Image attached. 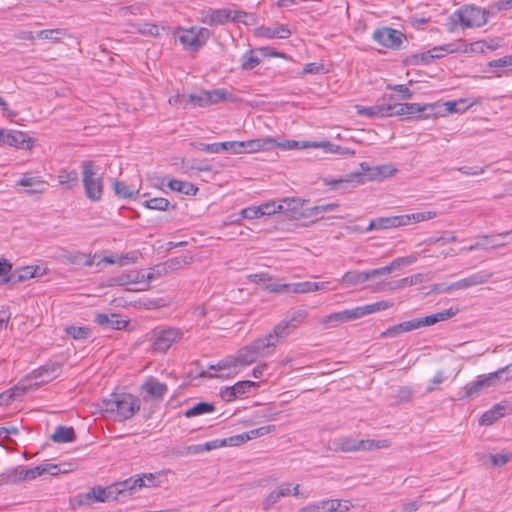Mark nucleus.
<instances>
[{
  "label": "nucleus",
  "instance_id": "nucleus-43",
  "mask_svg": "<svg viewBox=\"0 0 512 512\" xmlns=\"http://www.w3.org/2000/svg\"><path fill=\"white\" fill-rule=\"evenodd\" d=\"M393 305H394L393 302L382 300V301L367 304L364 306H358V308H359L360 316L362 318L366 315L389 309Z\"/></svg>",
  "mask_w": 512,
  "mask_h": 512
},
{
  "label": "nucleus",
  "instance_id": "nucleus-40",
  "mask_svg": "<svg viewBox=\"0 0 512 512\" xmlns=\"http://www.w3.org/2000/svg\"><path fill=\"white\" fill-rule=\"evenodd\" d=\"M59 184L66 189H72L78 184L79 178L76 170L61 169L57 176Z\"/></svg>",
  "mask_w": 512,
  "mask_h": 512
},
{
  "label": "nucleus",
  "instance_id": "nucleus-14",
  "mask_svg": "<svg viewBox=\"0 0 512 512\" xmlns=\"http://www.w3.org/2000/svg\"><path fill=\"white\" fill-rule=\"evenodd\" d=\"M0 145L29 150L33 147V139L21 131L0 128Z\"/></svg>",
  "mask_w": 512,
  "mask_h": 512
},
{
  "label": "nucleus",
  "instance_id": "nucleus-18",
  "mask_svg": "<svg viewBox=\"0 0 512 512\" xmlns=\"http://www.w3.org/2000/svg\"><path fill=\"white\" fill-rule=\"evenodd\" d=\"M459 51L460 46L454 43L435 46L426 52H421L420 61L422 62V65H427L435 59L442 58L447 54L458 53Z\"/></svg>",
  "mask_w": 512,
  "mask_h": 512
},
{
  "label": "nucleus",
  "instance_id": "nucleus-55",
  "mask_svg": "<svg viewBox=\"0 0 512 512\" xmlns=\"http://www.w3.org/2000/svg\"><path fill=\"white\" fill-rule=\"evenodd\" d=\"M26 468L22 466L15 467L13 469L7 470L3 476L8 482L16 483L20 481H25L26 477H24V471Z\"/></svg>",
  "mask_w": 512,
  "mask_h": 512
},
{
  "label": "nucleus",
  "instance_id": "nucleus-5",
  "mask_svg": "<svg viewBox=\"0 0 512 512\" xmlns=\"http://www.w3.org/2000/svg\"><path fill=\"white\" fill-rule=\"evenodd\" d=\"M80 167L86 197L93 202L100 201L104 190L103 173L100 172V167L91 160L82 161Z\"/></svg>",
  "mask_w": 512,
  "mask_h": 512
},
{
  "label": "nucleus",
  "instance_id": "nucleus-61",
  "mask_svg": "<svg viewBox=\"0 0 512 512\" xmlns=\"http://www.w3.org/2000/svg\"><path fill=\"white\" fill-rule=\"evenodd\" d=\"M387 89L396 91L398 93L397 99L408 100L413 97V92L403 84L387 85Z\"/></svg>",
  "mask_w": 512,
  "mask_h": 512
},
{
  "label": "nucleus",
  "instance_id": "nucleus-25",
  "mask_svg": "<svg viewBox=\"0 0 512 512\" xmlns=\"http://www.w3.org/2000/svg\"><path fill=\"white\" fill-rule=\"evenodd\" d=\"M17 185L29 187L27 193L30 195L42 194L46 191L48 186V184L40 177L31 176L29 174H24L22 178L17 182Z\"/></svg>",
  "mask_w": 512,
  "mask_h": 512
},
{
  "label": "nucleus",
  "instance_id": "nucleus-41",
  "mask_svg": "<svg viewBox=\"0 0 512 512\" xmlns=\"http://www.w3.org/2000/svg\"><path fill=\"white\" fill-rule=\"evenodd\" d=\"M168 187L175 192L182 193L185 195H195L198 191V188L190 183L177 179H172L168 183Z\"/></svg>",
  "mask_w": 512,
  "mask_h": 512
},
{
  "label": "nucleus",
  "instance_id": "nucleus-28",
  "mask_svg": "<svg viewBox=\"0 0 512 512\" xmlns=\"http://www.w3.org/2000/svg\"><path fill=\"white\" fill-rule=\"evenodd\" d=\"M329 282H297L291 283L292 294H304L318 290H327Z\"/></svg>",
  "mask_w": 512,
  "mask_h": 512
},
{
  "label": "nucleus",
  "instance_id": "nucleus-4",
  "mask_svg": "<svg viewBox=\"0 0 512 512\" xmlns=\"http://www.w3.org/2000/svg\"><path fill=\"white\" fill-rule=\"evenodd\" d=\"M143 481L141 479H126L122 482L115 483L109 487L97 486L92 488L85 494L86 503L92 502H106L111 500H118L121 495H132L134 492L141 489Z\"/></svg>",
  "mask_w": 512,
  "mask_h": 512
},
{
  "label": "nucleus",
  "instance_id": "nucleus-24",
  "mask_svg": "<svg viewBox=\"0 0 512 512\" xmlns=\"http://www.w3.org/2000/svg\"><path fill=\"white\" fill-rule=\"evenodd\" d=\"M492 273L480 271L474 274L469 275L466 278H463L459 281L453 283V287L456 290L467 289L473 286L481 285L486 283L491 277Z\"/></svg>",
  "mask_w": 512,
  "mask_h": 512
},
{
  "label": "nucleus",
  "instance_id": "nucleus-63",
  "mask_svg": "<svg viewBox=\"0 0 512 512\" xmlns=\"http://www.w3.org/2000/svg\"><path fill=\"white\" fill-rule=\"evenodd\" d=\"M337 207H338V204H336V203H327V204L317 205V206H314L309 209V211H310L309 215L317 217L318 215H322L324 213L334 211Z\"/></svg>",
  "mask_w": 512,
  "mask_h": 512
},
{
  "label": "nucleus",
  "instance_id": "nucleus-19",
  "mask_svg": "<svg viewBox=\"0 0 512 512\" xmlns=\"http://www.w3.org/2000/svg\"><path fill=\"white\" fill-rule=\"evenodd\" d=\"M361 173H353L348 178H340L333 180L329 183L332 189H339L341 187L348 186L349 183L361 184L364 183V178L369 181L371 174V166L367 162L360 164Z\"/></svg>",
  "mask_w": 512,
  "mask_h": 512
},
{
  "label": "nucleus",
  "instance_id": "nucleus-38",
  "mask_svg": "<svg viewBox=\"0 0 512 512\" xmlns=\"http://www.w3.org/2000/svg\"><path fill=\"white\" fill-rule=\"evenodd\" d=\"M261 35L270 39L279 38L286 39L290 37L291 31L287 25H280L275 28L272 27H262Z\"/></svg>",
  "mask_w": 512,
  "mask_h": 512
},
{
  "label": "nucleus",
  "instance_id": "nucleus-35",
  "mask_svg": "<svg viewBox=\"0 0 512 512\" xmlns=\"http://www.w3.org/2000/svg\"><path fill=\"white\" fill-rule=\"evenodd\" d=\"M397 169L391 164L374 166L371 168L369 181H381L387 177L394 175Z\"/></svg>",
  "mask_w": 512,
  "mask_h": 512
},
{
  "label": "nucleus",
  "instance_id": "nucleus-2",
  "mask_svg": "<svg viewBox=\"0 0 512 512\" xmlns=\"http://www.w3.org/2000/svg\"><path fill=\"white\" fill-rule=\"evenodd\" d=\"M305 310L295 311L289 319H284L278 323L272 333L258 338L249 346L244 348V352H261L267 348H275L277 344L290 335L306 318Z\"/></svg>",
  "mask_w": 512,
  "mask_h": 512
},
{
  "label": "nucleus",
  "instance_id": "nucleus-64",
  "mask_svg": "<svg viewBox=\"0 0 512 512\" xmlns=\"http://www.w3.org/2000/svg\"><path fill=\"white\" fill-rule=\"evenodd\" d=\"M144 4L136 3L131 6L122 7L119 9L118 14L121 17H127L128 15H137L142 13V9L144 8Z\"/></svg>",
  "mask_w": 512,
  "mask_h": 512
},
{
  "label": "nucleus",
  "instance_id": "nucleus-56",
  "mask_svg": "<svg viewBox=\"0 0 512 512\" xmlns=\"http://www.w3.org/2000/svg\"><path fill=\"white\" fill-rule=\"evenodd\" d=\"M64 34L65 32L62 29H47L36 32V37L38 39L59 41Z\"/></svg>",
  "mask_w": 512,
  "mask_h": 512
},
{
  "label": "nucleus",
  "instance_id": "nucleus-13",
  "mask_svg": "<svg viewBox=\"0 0 512 512\" xmlns=\"http://www.w3.org/2000/svg\"><path fill=\"white\" fill-rule=\"evenodd\" d=\"M404 34L396 29L383 27L373 33V39L383 47L398 50L401 47Z\"/></svg>",
  "mask_w": 512,
  "mask_h": 512
},
{
  "label": "nucleus",
  "instance_id": "nucleus-39",
  "mask_svg": "<svg viewBox=\"0 0 512 512\" xmlns=\"http://www.w3.org/2000/svg\"><path fill=\"white\" fill-rule=\"evenodd\" d=\"M208 101L210 105L218 104L223 101L235 102L236 97L226 89L220 88L207 91Z\"/></svg>",
  "mask_w": 512,
  "mask_h": 512
},
{
  "label": "nucleus",
  "instance_id": "nucleus-6",
  "mask_svg": "<svg viewBox=\"0 0 512 512\" xmlns=\"http://www.w3.org/2000/svg\"><path fill=\"white\" fill-rule=\"evenodd\" d=\"M103 410L115 413L118 421L130 419L140 409V400L131 394H114L111 399L103 401Z\"/></svg>",
  "mask_w": 512,
  "mask_h": 512
},
{
  "label": "nucleus",
  "instance_id": "nucleus-20",
  "mask_svg": "<svg viewBox=\"0 0 512 512\" xmlns=\"http://www.w3.org/2000/svg\"><path fill=\"white\" fill-rule=\"evenodd\" d=\"M141 391L144 393V398L162 400L168 387L165 383L158 381L154 377H149L142 385Z\"/></svg>",
  "mask_w": 512,
  "mask_h": 512
},
{
  "label": "nucleus",
  "instance_id": "nucleus-50",
  "mask_svg": "<svg viewBox=\"0 0 512 512\" xmlns=\"http://www.w3.org/2000/svg\"><path fill=\"white\" fill-rule=\"evenodd\" d=\"M390 109V106H387V104L382 105H375L371 107H362L358 110V113L363 116L367 117H374V116H380V117H386L387 110Z\"/></svg>",
  "mask_w": 512,
  "mask_h": 512
},
{
  "label": "nucleus",
  "instance_id": "nucleus-27",
  "mask_svg": "<svg viewBox=\"0 0 512 512\" xmlns=\"http://www.w3.org/2000/svg\"><path fill=\"white\" fill-rule=\"evenodd\" d=\"M338 507V499H323L309 503L302 507L299 512H335Z\"/></svg>",
  "mask_w": 512,
  "mask_h": 512
},
{
  "label": "nucleus",
  "instance_id": "nucleus-54",
  "mask_svg": "<svg viewBox=\"0 0 512 512\" xmlns=\"http://www.w3.org/2000/svg\"><path fill=\"white\" fill-rule=\"evenodd\" d=\"M231 21L245 25H253L256 23V16L243 11H232Z\"/></svg>",
  "mask_w": 512,
  "mask_h": 512
},
{
  "label": "nucleus",
  "instance_id": "nucleus-44",
  "mask_svg": "<svg viewBox=\"0 0 512 512\" xmlns=\"http://www.w3.org/2000/svg\"><path fill=\"white\" fill-rule=\"evenodd\" d=\"M295 199H283L280 203H276L275 201H269L266 203L261 204V210L263 211V215H272L278 212L284 211V205L287 204L290 206L292 203H295Z\"/></svg>",
  "mask_w": 512,
  "mask_h": 512
},
{
  "label": "nucleus",
  "instance_id": "nucleus-9",
  "mask_svg": "<svg viewBox=\"0 0 512 512\" xmlns=\"http://www.w3.org/2000/svg\"><path fill=\"white\" fill-rule=\"evenodd\" d=\"M175 35H178V39L184 47L198 50L206 44L211 33L207 28L203 27H191L188 29L178 27Z\"/></svg>",
  "mask_w": 512,
  "mask_h": 512
},
{
  "label": "nucleus",
  "instance_id": "nucleus-51",
  "mask_svg": "<svg viewBox=\"0 0 512 512\" xmlns=\"http://www.w3.org/2000/svg\"><path fill=\"white\" fill-rule=\"evenodd\" d=\"M65 332L68 336L75 340L88 339L91 336V329L89 327L67 326Z\"/></svg>",
  "mask_w": 512,
  "mask_h": 512
},
{
  "label": "nucleus",
  "instance_id": "nucleus-12",
  "mask_svg": "<svg viewBox=\"0 0 512 512\" xmlns=\"http://www.w3.org/2000/svg\"><path fill=\"white\" fill-rule=\"evenodd\" d=\"M275 147H279L285 150H293V149H307V148H321L327 153H339L341 149L340 146H336L329 141H295V140H285L283 142L277 143L275 141Z\"/></svg>",
  "mask_w": 512,
  "mask_h": 512
},
{
  "label": "nucleus",
  "instance_id": "nucleus-26",
  "mask_svg": "<svg viewBox=\"0 0 512 512\" xmlns=\"http://www.w3.org/2000/svg\"><path fill=\"white\" fill-rule=\"evenodd\" d=\"M232 10L229 9H217L209 10L202 17V22L214 26L223 25L228 21H231Z\"/></svg>",
  "mask_w": 512,
  "mask_h": 512
},
{
  "label": "nucleus",
  "instance_id": "nucleus-23",
  "mask_svg": "<svg viewBox=\"0 0 512 512\" xmlns=\"http://www.w3.org/2000/svg\"><path fill=\"white\" fill-rule=\"evenodd\" d=\"M94 321L95 323L99 324L104 328H111L116 330L124 329L128 324V322L124 318H122L119 314L116 313H99L96 315Z\"/></svg>",
  "mask_w": 512,
  "mask_h": 512
},
{
  "label": "nucleus",
  "instance_id": "nucleus-45",
  "mask_svg": "<svg viewBox=\"0 0 512 512\" xmlns=\"http://www.w3.org/2000/svg\"><path fill=\"white\" fill-rule=\"evenodd\" d=\"M143 206L147 209L158 210V211H167L169 209H174L175 205H172L168 199L162 197H155L143 202Z\"/></svg>",
  "mask_w": 512,
  "mask_h": 512
},
{
  "label": "nucleus",
  "instance_id": "nucleus-8",
  "mask_svg": "<svg viewBox=\"0 0 512 512\" xmlns=\"http://www.w3.org/2000/svg\"><path fill=\"white\" fill-rule=\"evenodd\" d=\"M487 14L486 10L479 7L465 5L451 14L450 21L463 28L481 27L487 23Z\"/></svg>",
  "mask_w": 512,
  "mask_h": 512
},
{
  "label": "nucleus",
  "instance_id": "nucleus-22",
  "mask_svg": "<svg viewBox=\"0 0 512 512\" xmlns=\"http://www.w3.org/2000/svg\"><path fill=\"white\" fill-rule=\"evenodd\" d=\"M38 266H25L13 271L9 276L0 279V285L12 283L18 284L36 276Z\"/></svg>",
  "mask_w": 512,
  "mask_h": 512
},
{
  "label": "nucleus",
  "instance_id": "nucleus-49",
  "mask_svg": "<svg viewBox=\"0 0 512 512\" xmlns=\"http://www.w3.org/2000/svg\"><path fill=\"white\" fill-rule=\"evenodd\" d=\"M414 330L412 320L404 321L402 323L396 324L394 326L389 327L386 331L382 333L384 337H394L403 332H409Z\"/></svg>",
  "mask_w": 512,
  "mask_h": 512
},
{
  "label": "nucleus",
  "instance_id": "nucleus-11",
  "mask_svg": "<svg viewBox=\"0 0 512 512\" xmlns=\"http://www.w3.org/2000/svg\"><path fill=\"white\" fill-rule=\"evenodd\" d=\"M183 337V332L178 328L169 327L154 332L152 348L154 352H166L172 348L174 343L179 342Z\"/></svg>",
  "mask_w": 512,
  "mask_h": 512
},
{
  "label": "nucleus",
  "instance_id": "nucleus-34",
  "mask_svg": "<svg viewBox=\"0 0 512 512\" xmlns=\"http://www.w3.org/2000/svg\"><path fill=\"white\" fill-rule=\"evenodd\" d=\"M76 438L75 431L72 427L58 426L52 434L51 439L55 443H69Z\"/></svg>",
  "mask_w": 512,
  "mask_h": 512
},
{
  "label": "nucleus",
  "instance_id": "nucleus-29",
  "mask_svg": "<svg viewBox=\"0 0 512 512\" xmlns=\"http://www.w3.org/2000/svg\"><path fill=\"white\" fill-rule=\"evenodd\" d=\"M415 260H416V258L413 256L396 258L387 266L377 268V269H372V275H374V277H376V276H380V275L389 274L395 269H398L405 265L412 264L413 262H415Z\"/></svg>",
  "mask_w": 512,
  "mask_h": 512
},
{
  "label": "nucleus",
  "instance_id": "nucleus-16",
  "mask_svg": "<svg viewBox=\"0 0 512 512\" xmlns=\"http://www.w3.org/2000/svg\"><path fill=\"white\" fill-rule=\"evenodd\" d=\"M512 414V402L503 400L486 411L480 418V425L489 426L501 417Z\"/></svg>",
  "mask_w": 512,
  "mask_h": 512
},
{
  "label": "nucleus",
  "instance_id": "nucleus-46",
  "mask_svg": "<svg viewBox=\"0 0 512 512\" xmlns=\"http://www.w3.org/2000/svg\"><path fill=\"white\" fill-rule=\"evenodd\" d=\"M113 191L120 198H133L139 194V189L128 187L123 181L116 180L112 185Z\"/></svg>",
  "mask_w": 512,
  "mask_h": 512
},
{
  "label": "nucleus",
  "instance_id": "nucleus-53",
  "mask_svg": "<svg viewBox=\"0 0 512 512\" xmlns=\"http://www.w3.org/2000/svg\"><path fill=\"white\" fill-rule=\"evenodd\" d=\"M261 60L254 55L253 50H249L241 57V67L244 70H252L260 64Z\"/></svg>",
  "mask_w": 512,
  "mask_h": 512
},
{
  "label": "nucleus",
  "instance_id": "nucleus-47",
  "mask_svg": "<svg viewBox=\"0 0 512 512\" xmlns=\"http://www.w3.org/2000/svg\"><path fill=\"white\" fill-rule=\"evenodd\" d=\"M359 451H371L377 449L388 448L390 446L389 440H374V439H366L359 440Z\"/></svg>",
  "mask_w": 512,
  "mask_h": 512
},
{
  "label": "nucleus",
  "instance_id": "nucleus-21",
  "mask_svg": "<svg viewBox=\"0 0 512 512\" xmlns=\"http://www.w3.org/2000/svg\"><path fill=\"white\" fill-rule=\"evenodd\" d=\"M361 318L359 308L347 309L339 312L332 313L326 316L322 323L329 327H335L339 323L349 322Z\"/></svg>",
  "mask_w": 512,
  "mask_h": 512
},
{
  "label": "nucleus",
  "instance_id": "nucleus-30",
  "mask_svg": "<svg viewBox=\"0 0 512 512\" xmlns=\"http://www.w3.org/2000/svg\"><path fill=\"white\" fill-rule=\"evenodd\" d=\"M490 68H501L493 72L494 77H502L512 73V54L488 62Z\"/></svg>",
  "mask_w": 512,
  "mask_h": 512
},
{
  "label": "nucleus",
  "instance_id": "nucleus-37",
  "mask_svg": "<svg viewBox=\"0 0 512 512\" xmlns=\"http://www.w3.org/2000/svg\"><path fill=\"white\" fill-rule=\"evenodd\" d=\"M510 234V231H506L495 235H480L477 238L479 240H482L485 246L488 247V249H497L505 245V242L503 240Z\"/></svg>",
  "mask_w": 512,
  "mask_h": 512
},
{
  "label": "nucleus",
  "instance_id": "nucleus-15",
  "mask_svg": "<svg viewBox=\"0 0 512 512\" xmlns=\"http://www.w3.org/2000/svg\"><path fill=\"white\" fill-rule=\"evenodd\" d=\"M273 147H275V140L273 138H260L247 141H235L234 154L255 153Z\"/></svg>",
  "mask_w": 512,
  "mask_h": 512
},
{
  "label": "nucleus",
  "instance_id": "nucleus-32",
  "mask_svg": "<svg viewBox=\"0 0 512 512\" xmlns=\"http://www.w3.org/2000/svg\"><path fill=\"white\" fill-rule=\"evenodd\" d=\"M406 225H409L408 214L378 218V227H380V230L397 228Z\"/></svg>",
  "mask_w": 512,
  "mask_h": 512
},
{
  "label": "nucleus",
  "instance_id": "nucleus-48",
  "mask_svg": "<svg viewBox=\"0 0 512 512\" xmlns=\"http://www.w3.org/2000/svg\"><path fill=\"white\" fill-rule=\"evenodd\" d=\"M227 445V439H216L205 444L193 445L189 447V451L192 453H200L203 451H211Z\"/></svg>",
  "mask_w": 512,
  "mask_h": 512
},
{
  "label": "nucleus",
  "instance_id": "nucleus-31",
  "mask_svg": "<svg viewBox=\"0 0 512 512\" xmlns=\"http://www.w3.org/2000/svg\"><path fill=\"white\" fill-rule=\"evenodd\" d=\"M372 277H374V275H372V270L362 272L348 271L343 275L341 281L348 284L349 286H357L359 284L365 283Z\"/></svg>",
  "mask_w": 512,
  "mask_h": 512
},
{
  "label": "nucleus",
  "instance_id": "nucleus-52",
  "mask_svg": "<svg viewBox=\"0 0 512 512\" xmlns=\"http://www.w3.org/2000/svg\"><path fill=\"white\" fill-rule=\"evenodd\" d=\"M233 386L238 398L250 393L252 389L259 387V383L250 380H244L238 381Z\"/></svg>",
  "mask_w": 512,
  "mask_h": 512
},
{
  "label": "nucleus",
  "instance_id": "nucleus-3",
  "mask_svg": "<svg viewBox=\"0 0 512 512\" xmlns=\"http://www.w3.org/2000/svg\"><path fill=\"white\" fill-rule=\"evenodd\" d=\"M253 355L254 354H243L242 356H235L228 354L217 362L209 363L207 370H202L199 376L220 379L232 378L237 375L242 368L255 361Z\"/></svg>",
  "mask_w": 512,
  "mask_h": 512
},
{
  "label": "nucleus",
  "instance_id": "nucleus-36",
  "mask_svg": "<svg viewBox=\"0 0 512 512\" xmlns=\"http://www.w3.org/2000/svg\"><path fill=\"white\" fill-rule=\"evenodd\" d=\"M359 440L352 437H339L333 441L336 450L342 452L359 451Z\"/></svg>",
  "mask_w": 512,
  "mask_h": 512
},
{
  "label": "nucleus",
  "instance_id": "nucleus-1",
  "mask_svg": "<svg viewBox=\"0 0 512 512\" xmlns=\"http://www.w3.org/2000/svg\"><path fill=\"white\" fill-rule=\"evenodd\" d=\"M61 372V366L58 363L46 364L34 370L32 373L22 378L16 385L0 394V406L9 405L30 390H35L44 383L55 379Z\"/></svg>",
  "mask_w": 512,
  "mask_h": 512
},
{
  "label": "nucleus",
  "instance_id": "nucleus-60",
  "mask_svg": "<svg viewBox=\"0 0 512 512\" xmlns=\"http://www.w3.org/2000/svg\"><path fill=\"white\" fill-rule=\"evenodd\" d=\"M490 459L494 467H502L511 461L512 452L506 451L498 454H491Z\"/></svg>",
  "mask_w": 512,
  "mask_h": 512
},
{
  "label": "nucleus",
  "instance_id": "nucleus-33",
  "mask_svg": "<svg viewBox=\"0 0 512 512\" xmlns=\"http://www.w3.org/2000/svg\"><path fill=\"white\" fill-rule=\"evenodd\" d=\"M234 142L235 141H227V142H218V143H199V149L205 151L207 153L218 154L223 151H228L234 154Z\"/></svg>",
  "mask_w": 512,
  "mask_h": 512
},
{
  "label": "nucleus",
  "instance_id": "nucleus-10",
  "mask_svg": "<svg viewBox=\"0 0 512 512\" xmlns=\"http://www.w3.org/2000/svg\"><path fill=\"white\" fill-rule=\"evenodd\" d=\"M153 278L152 273H144L138 270H130L118 276L111 277L108 280L107 286H125L129 284L140 285L135 290L144 291L150 286V281Z\"/></svg>",
  "mask_w": 512,
  "mask_h": 512
},
{
  "label": "nucleus",
  "instance_id": "nucleus-42",
  "mask_svg": "<svg viewBox=\"0 0 512 512\" xmlns=\"http://www.w3.org/2000/svg\"><path fill=\"white\" fill-rule=\"evenodd\" d=\"M216 410V407L213 403L210 402H199L187 409L184 413L186 418H193L195 416L213 413Z\"/></svg>",
  "mask_w": 512,
  "mask_h": 512
},
{
  "label": "nucleus",
  "instance_id": "nucleus-17",
  "mask_svg": "<svg viewBox=\"0 0 512 512\" xmlns=\"http://www.w3.org/2000/svg\"><path fill=\"white\" fill-rule=\"evenodd\" d=\"M458 312H459L458 308L451 307L449 309L437 312L435 314H431V315L421 317V318L412 319L414 330L419 329L421 327L431 326L438 322L452 318Z\"/></svg>",
  "mask_w": 512,
  "mask_h": 512
},
{
  "label": "nucleus",
  "instance_id": "nucleus-59",
  "mask_svg": "<svg viewBox=\"0 0 512 512\" xmlns=\"http://www.w3.org/2000/svg\"><path fill=\"white\" fill-rule=\"evenodd\" d=\"M189 103L199 107L209 106L210 103L208 101L207 90H201L198 93L190 94Z\"/></svg>",
  "mask_w": 512,
  "mask_h": 512
},
{
  "label": "nucleus",
  "instance_id": "nucleus-62",
  "mask_svg": "<svg viewBox=\"0 0 512 512\" xmlns=\"http://www.w3.org/2000/svg\"><path fill=\"white\" fill-rule=\"evenodd\" d=\"M436 215H437L436 212H432V211H424V212H416V213L408 214L409 224L427 221V220L435 218Z\"/></svg>",
  "mask_w": 512,
  "mask_h": 512
},
{
  "label": "nucleus",
  "instance_id": "nucleus-57",
  "mask_svg": "<svg viewBox=\"0 0 512 512\" xmlns=\"http://www.w3.org/2000/svg\"><path fill=\"white\" fill-rule=\"evenodd\" d=\"M264 290L275 294H292L291 283H269L264 286Z\"/></svg>",
  "mask_w": 512,
  "mask_h": 512
},
{
  "label": "nucleus",
  "instance_id": "nucleus-7",
  "mask_svg": "<svg viewBox=\"0 0 512 512\" xmlns=\"http://www.w3.org/2000/svg\"><path fill=\"white\" fill-rule=\"evenodd\" d=\"M512 379V364L498 369L497 371L491 372L487 375H480L477 380L468 384L465 389V395L471 398L480 391L489 387H496Z\"/></svg>",
  "mask_w": 512,
  "mask_h": 512
},
{
  "label": "nucleus",
  "instance_id": "nucleus-58",
  "mask_svg": "<svg viewBox=\"0 0 512 512\" xmlns=\"http://www.w3.org/2000/svg\"><path fill=\"white\" fill-rule=\"evenodd\" d=\"M63 261L65 263L74 264V265H82L83 260L85 259V253L83 252H68L64 251L61 255Z\"/></svg>",
  "mask_w": 512,
  "mask_h": 512
}]
</instances>
